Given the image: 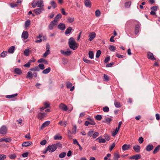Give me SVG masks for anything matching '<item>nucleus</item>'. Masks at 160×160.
I'll use <instances>...</instances> for the list:
<instances>
[{
    "mask_svg": "<svg viewBox=\"0 0 160 160\" xmlns=\"http://www.w3.org/2000/svg\"><path fill=\"white\" fill-rule=\"evenodd\" d=\"M68 44L70 48L73 50H76L78 47L77 43L73 38H70L68 40Z\"/></svg>",
    "mask_w": 160,
    "mask_h": 160,
    "instance_id": "nucleus-1",
    "label": "nucleus"
},
{
    "mask_svg": "<svg viewBox=\"0 0 160 160\" xmlns=\"http://www.w3.org/2000/svg\"><path fill=\"white\" fill-rule=\"evenodd\" d=\"M58 22L55 21H52L48 26V28L50 30H52L55 26L57 25Z\"/></svg>",
    "mask_w": 160,
    "mask_h": 160,
    "instance_id": "nucleus-2",
    "label": "nucleus"
},
{
    "mask_svg": "<svg viewBox=\"0 0 160 160\" xmlns=\"http://www.w3.org/2000/svg\"><path fill=\"white\" fill-rule=\"evenodd\" d=\"M56 147L55 144H53L51 145H49L48 147V150L50 152H52L56 150Z\"/></svg>",
    "mask_w": 160,
    "mask_h": 160,
    "instance_id": "nucleus-3",
    "label": "nucleus"
},
{
    "mask_svg": "<svg viewBox=\"0 0 160 160\" xmlns=\"http://www.w3.org/2000/svg\"><path fill=\"white\" fill-rule=\"evenodd\" d=\"M37 7L41 8H43L44 7L43 1L42 0H37L36 2Z\"/></svg>",
    "mask_w": 160,
    "mask_h": 160,
    "instance_id": "nucleus-4",
    "label": "nucleus"
},
{
    "mask_svg": "<svg viewBox=\"0 0 160 160\" xmlns=\"http://www.w3.org/2000/svg\"><path fill=\"white\" fill-rule=\"evenodd\" d=\"M7 131V128L5 126H3L0 129V133L1 134H5Z\"/></svg>",
    "mask_w": 160,
    "mask_h": 160,
    "instance_id": "nucleus-5",
    "label": "nucleus"
},
{
    "mask_svg": "<svg viewBox=\"0 0 160 160\" xmlns=\"http://www.w3.org/2000/svg\"><path fill=\"white\" fill-rule=\"evenodd\" d=\"M147 58L149 59L152 60H156V58L154 57L153 54L150 52H148Z\"/></svg>",
    "mask_w": 160,
    "mask_h": 160,
    "instance_id": "nucleus-6",
    "label": "nucleus"
},
{
    "mask_svg": "<svg viewBox=\"0 0 160 160\" xmlns=\"http://www.w3.org/2000/svg\"><path fill=\"white\" fill-rule=\"evenodd\" d=\"M58 27L60 30L63 31L66 28V25L64 23H61L58 25Z\"/></svg>",
    "mask_w": 160,
    "mask_h": 160,
    "instance_id": "nucleus-7",
    "label": "nucleus"
},
{
    "mask_svg": "<svg viewBox=\"0 0 160 160\" xmlns=\"http://www.w3.org/2000/svg\"><path fill=\"white\" fill-rule=\"evenodd\" d=\"M89 38L88 40L90 41H92L96 37V34L94 32H90L88 36Z\"/></svg>",
    "mask_w": 160,
    "mask_h": 160,
    "instance_id": "nucleus-8",
    "label": "nucleus"
},
{
    "mask_svg": "<svg viewBox=\"0 0 160 160\" xmlns=\"http://www.w3.org/2000/svg\"><path fill=\"white\" fill-rule=\"evenodd\" d=\"M60 108L64 111H66L68 110V107L66 105L63 103H61L59 105Z\"/></svg>",
    "mask_w": 160,
    "mask_h": 160,
    "instance_id": "nucleus-9",
    "label": "nucleus"
},
{
    "mask_svg": "<svg viewBox=\"0 0 160 160\" xmlns=\"http://www.w3.org/2000/svg\"><path fill=\"white\" fill-rule=\"evenodd\" d=\"M60 52L62 54L66 56L70 55L72 53V52L69 50L65 51L63 50H61L60 51Z\"/></svg>",
    "mask_w": 160,
    "mask_h": 160,
    "instance_id": "nucleus-10",
    "label": "nucleus"
},
{
    "mask_svg": "<svg viewBox=\"0 0 160 160\" xmlns=\"http://www.w3.org/2000/svg\"><path fill=\"white\" fill-rule=\"evenodd\" d=\"M43 10H44L43 8H39L35 9L33 10V12L36 14L38 15L40 14L42 12V11Z\"/></svg>",
    "mask_w": 160,
    "mask_h": 160,
    "instance_id": "nucleus-11",
    "label": "nucleus"
},
{
    "mask_svg": "<svg viewBox=\"0 0 160 160\" xmlns=\"http://www.w3.org/2000/svg\"><path fill=\"white\" fill-rule=\"evenodd\" d=\"M141 158V155L140 154H137L135 155L132 156L130 158V159L138 160Z\"/></svg>",
    "mask_w": 160,
    "mask_h": 160,
    "instance_id": "nucleus-12",
    "label": "nucleus"
},
{
    "mask_svg": "<svg viewBox=\"0 0 160 160\" xmlns=\"http://www.w3.org/2000/svg\"><path fill=\"white\" fill-rule=\"evenodd\" d=\"M46 113H39L38 114V118L40 120H42L46 116Z\"/></svg>",
    "mask_w": 160,
    "mask_h": 160,
    "instance_id": "nucleus-13",
    "label": "nucleus"
},
{
    "mask_svg": "<svg viewBox=\"0 0 160 160\" xmlns=\"http://www.w3.org/2000/svg\"><path fill=\"white\" fill-rule=\"evenodd\" d=\"M84 3L87 7H91V2L90 0H84Z\"/></svg>",
    "mask_w": 160,
    "mask_h": 160,
    "instance_id": "nucleus-14",
    "label": "nucleus"
},
{
    "mask_svg": "<svg viewBox=\"0 0 160 160\" xmlns=\"http://www.w3.org/2000/svg\"><path fill=\"white\" fill-rule=\"evenodd\" d=\"M50 122L49 121H47L45 122L42 124L41 125V129H42L45 128V127L48 126L50 124Z\"/></svg>",
    "mask_w": 160,
    "mask_h": 160,
    "instance_id": "nucleus-15",
    "label": "nucleus"
},
{
    "mask_svg": "<svg viewBox=\"0 0 160 160\" xmlns=\"http://www.w3.org/2000/svg\"><path fill=\"white\" fill-rule=\"evenodd\" d=\"M28 34L27 31H25L23 32L22 34V37L23 38L26 39L28 38Z\"/></svg>",
    "mask_w": 160,
    "mask_h": 160,
    "instance_id": "nucleus-16",
    "label": "nucleus"
},
{
    "mask_svg": "<svg viewBox=\"0 0 160 160\" xmlns=\"http://www.w3.org/2000/svg\"><path fill=\"white\" fill-rule=\"evenodd\" d=\"M32 143L31 142H25L22 143V146L23 147H27L31 145Z\"/></svg>",
    "mask_w": 160,
    "mask_h": 160,
    "instance_id": "nucleus-17",
    "label": "nucleus"
},
{
    "mask_svg": "<svg viewBox=\"0 0 160 160\" xmlns=\"http://www.w3.org/2000/svg\"><path fill=\"white\" fill-rule=\"evenodd\" d=\"M130 148V145L129 144H124L122 147V148L123 151H126L128 150Z\"/></svg>",
    "mask_w": 160,
    "mask_h": 160,
    "instance_id": "nucleus-18",
    "label": "nucleus"
},
{
    "mask_svg": "<svg viewBox=\"0 0 160 160\" xmlns=\"http://www.w3.org/2000/svg\"><path fill=\"white\" fill-rule=\"evenodd\" d=\"M133 149L136 152H139L140 151V148L139 145H135L133 146Z\"/></svg>",
    "mask_w": 160,
    "mask_h": 160,
    "instance_id": "nucleus-19",
    "label": "nucleus"
},
{
    "mask_svg": "<svg viewBox=\"0 0 160 160\" xmlns=\"http://www.w3.org/2000/svg\"><path fill=\"white\" fill-rule=\"evenodd\" d=\"M14 72L15 73L18 75H20L22 73L21 70L18 68H15L14 70Z\"/></svg>",
    "mask_w": 160,
    "mask_h": 160,
    "instance_id": "nucleus-20",
    "label": "nucleus"
},
{
    "mask_svg": "<svg viewBox=\"0 0 160 160\" xmlns=\"http://www.w3.org/2000/svg\"><path fill=\"white\" fill-rule=\"evenodd\" d=\"M153 147L152 145L148 144L147 146L146 149L147 151H150L153 149Z\"/></svg>",
    "mask_w": 160,
    "mask_h": 160,
    "instance_id": "nucleus-21",
    "label": "nucleus"
},
{
    "mask_svg": "<svg viewBox=\"0 0 160 160\" xmlns=\"http://www.w3.org/2000/svg\"><path fill=\"white\" fill-rule=\"evenodd\" d=\"M140 26L138 24L136 25L135 29V34H137L139 32Z\"/></svg>",
    "mask_w": 160,
    "mask_h": 160,
    "instance_id": "nucleus-22",
    "label": "nucleus"
},
{
    "mask_svg": "<svg viewBox=\"0 0 160 160\" xmlns=\"http://www.w3.org/2000/svg\"><path fill=\"white\" fill-rule=\"evenodd\" d=\"M50 4L52 6L53 9L57 7V4L54 1H51Z\"/></svg>",
    "mask_w": 160,
    "mask_h": 160,
    "instance_id": "nucleus-23",
    "label": "nucleus"
},
{
    "mask_svg": "<svg viewBox=\"0 0 160 160\" xmlns=\"http://www.w3.org/2000/svg\"><path fill=\"white\" fill-rule=\"evenodd\" d=\"M33 77V74L32 72L29 71L28 72L26 78H28L32 79Z\"/></svg>",
    "mask_w": 160,
    "mask_h": 160,
    "instance_id": "nucleus-24",
    "label": "nucleus"
},
{
    "mask_svg": "<svg viewBox=\"0 0 160 160\" xmlns=\"http://www.w3.org/2000/svg\"><path fill=\"white\" fill-rule=\"evenodd\" d=\"M51 70V68L50 67H48L43 70L42 72V73L44 74H47L50 72Z\"/></svg>",
    "mask_w": 160,
    "mask_h": 160,
    "instance_id": "nucleus-25",
    "label": "nucleus"
},
{
    "mask_svg": "<svg viewBox=\"0 0 160 160\" xmlns=\"http://www.w3.org/2000/svg\"><path fill=\"white\" fill-rule=\"evenodd\" d=\"M112 119L113 118L112 117L106 118L104 120H103L102 122H107L109 123L112 120Z\"/></svg>",
    "mask_w": 160,
    "mask_h": 160,
    "instance_id": "nucleus-26",
    "label": "nucleus"
},
{
    "mask_svg": "<svg viewBox=\"0 0 160 160\" xmlns=\"http://www.w3.org/2000/svg\"><path fill=\"white\" fill-rule=\"evenodd\" d=\"M72 28L71 27H69L66 30L65 34L66 35L69 34L72 30Z\"/></svg>",
    "mask_w": 160,
    "mask_h": 160,
    "instance_id": "nucleus-27",
    "label": "nucleus"
},
{
    "mask_svg": "<svg viewBox=\"0 0 160 160\" xmlns=\"http://www.w3.org/2000/svg\"><path fill=\"white\" fill-rule=\"evenodd\" d=\"M120 158V156L118 153H114L113 157L114 160H118Z\"/></svg>",
    "mask_w": 160,
    "mask_h": 160,
    "instance_id": "nucleus-28",
    "label": "nucleus"
},
{
    "mask_svg": "<svg viewBox=\"0 0 160 160\" xmlns=\"http://www.w3.org/2000/svg\"><path fill=\"white\" fill-rule=\"evenodd\" d=\"M54 140H61L62 139V137L61 136H60L58 135H55L54 137Z\"/></svg>",
    "mask_w": 160,
    "mask_h": 160,
    "instance_id": "nucleus-29",
    "label": "nucleus"
},
{
    "mask_svg": "<svg viewBox=\"0 0 160 160\" xmlns=\"http://www.w3.org/2000/svg\"><path fill=\"white\" fill-rule=\"evenodd\" d=\"M62 17V15L60 13L58 14L57 16L55 18L54 21L57 22L59 18H61Z\"/></svg>",
    "mask_w": 160,
    "mask_h": 160,
    "instance_id": "nucleus-30",
    "label": "nucleus"
},
{
    "mask_svg": "<svg viewBox=\"0 0 160 160\" xmlns=\"http://www.w3.org/2000/svg\"><path fill=\"white\" fill-rule=\"evenodd\" d=\"M8 52L7 51H3L0 54V56L2 58L5 57L7 55Z\"/></svg>",
    "mask_w": 160,
    "mask_h": 160,
    "instance_id": "nucleus-31",
    "label": "nucleus"
},
{
    "mask_svg": "<svg viewBox=\"0 0 160 160\" xmlns=\"http://www.w3.org/2000/svg\"><path fill=\"white\" fill-rule=\"evenodd\" d=\"M30 70L32 71H39L40 69L38 66H36L34 68H31Z\"/></svg>",
    "mask_w": 160,
    "mask_h": 160,
    "instance_id": "nucleus-32",
    "label": "nucleus"
},
{
    "mask_svg": "<svg viewBox=\"0 0 160 160\" xmlns=\"http://www.w3.org/2000/svg\"><path fill=\"white\" fill-rule=\"evenodd\" d=\"M160 149V145L158 146L155 148L154 149L153 151V154H155L157 153L158 151Z\"/></svg>",
    "mask_w": 160,
    "mask_h": 160,
    "instance_id": "nucleus-33",
    "label": "nucleus"
},
{
    "mask_svg": "<svg viewBox=\"0 0 160 160\" xmlns=\"http://www.w3.org/2000/svg\"><path fill=\"white\" fill-rule=\"evenodd\" d=\"M38 62L39 63H42V62H45L47 64L48 63L47 61L43 58H41L38 60Z\"/></svg>",
    "mask_w": 160,
    "mask_h": 160,
    "instance_id": "nucleus-34",
    "label": "nucleus"
},
{
    "mask_svg": "<svg viewBox=\"0 0 160 160\" xmlns=\"http://www.w3.org/2000/svg\"><path fill=\"white\" fill-rule=\"evenodd\" d=\"M88 55L89 58H90L92 59L93 58L94 54L92 51H90L89 52Z\"/></svg>",
    "mask_w": 160,
    "mask_h": 160,
    "instance_id": "nucleus-35",
    "label": "nucleus"
},
{
    "mask_svg": "<svg viewBox=\"0 0 160 160\" xmlns=\"http://www.w3.org/2000/svg\"><path fill=\"white\" fill-rule=\"evenodd\" d=\"M109 49L111 51L114 52L116 49V48L114 46L111 45L109 46Z\"/></svg>",
    "mask_w": 160,
    "mask_h": 160,
    "instance_id": "nucleus-36",
    "label": "nucleus"
},
{
    "mask_svg": "<svg viewBox=\"0 0 160 160\" xmlns=\"http://www.w3.org/2000/svg\"><path fill=\"white\" fill-rule=\"evenodd\" d=\"M30 25V21L27 20L25 22V27L27 28Z\"/></svg>",
    "mask_w": 160,
    "mask_h": 160,
    "instance_id": "nucleus-37",
    "label": "nucleus"
},
{
    "mask_svg": "<svg viewBox=\"0 0 160 160\" xmlns=\"http://www.w3.org/2000/svg\"><path fill=\"white\" fill-rule=\"evenodd\" d=\"M114 104L117 108H120L121 107L120 103L117 102L116 100L114 101Z\"/></svg>",
    "mask_w": 160,
    "mask_h": 160,
    "instance_id": "nucleus-38",
    "label": "nucleus"
},
{
    "mask_svg": "<svg viewBox=\"0 0 160 160\" xmlns=\"http://www.w3.org/2000/svg\"><path fill=\"white\" fill-rule=\"evenodd\" d=\"M66 155V153L63 152L61 153L59 155V157L60 158H63L65 157Z\"/></svg>",
    "mask_w": 160,
    "mask_h": 160,
    "instance_id": "nucleus-39",
    "label": "nucleus"
},
{
    "mask_svg": "<svg viewBox=\"0 0 160 160\" xmlns=\"http://www.w3.org/2000/svg\"><path fill=\"white\" fill-rule=\"evenodd\" d=\"M131 2H128L125 3V6L126 8H129L131 5Z\"/></svg>",
    "mask_w": 160,
    "mask_h": 160,
    "instance_id": "nucleus-40",
    "label": "nucleus"
},
{
    "mask_svg": "<svg viewBox=\"0 0 160 160\" xmlns=\"http://www.w3.org/2000/svg\"><path fill=\"white\" fill-rule=\"evenodd\" d=\"M83 60L85 62L88 64H91L92 63V62L91 61L88 60L85 58H83Z\"/></svg>",
    "mask_w": 160,
    "mask_h": 160,
    "instance_id": "nucleus-41",
    "label": "nucleus"
},
{
    "mask_svg": "<svg viewBox=\"0 0 160 160\" xmlns=\"http://www.w3.org/2000/svg\"><path fill=\"white\" fill-rule=\"evenodd\" d=\"M24 54L26 56H28L29 54V50L28 49H26L24 51Z\"/></svg>",
    "mask_w": 160,
    "mask_h": 160,
    "instance_id": "nucleus-42",
    "label": "nucleus"
},
{
    "mask_svg": "<svg viewBox=\"0 0 160 160\" xmlns=\"http://www.w3.org/2000/svg\"><path fill=\"white\" fill-rule=\"evenodd\" d=\"M66 87L68 88H70L72 86V84L69 82H66Z\"/></svg>",
    "mask_w": 160,
    "mask_h": 160,
    "instance_id": "nucleus-43",
    "label": "nucleus"
},
{
    "mask_svg": "<svg viewBox=\"0 0 160 160\" xmlns=\"http://www.w3.org/2000/svg\"><path fill=\"white\" fill-rule=\"evenodd\" d=\"M119 129L118 128H116L114 132L112 133V135L113 136H115L116 134L118 132L119 130Z\"/></svg>",
    "mask_w": 160,
    "mask_h": 160,
    "instance_id": "nucleus-44",
    "label": "nucleus"
},
{
    "mask_svg": "<svg viewBox=\"0 0 160 160\" xmlns=\"http://www.w3.org/2000/svg\"><path fill=\"white\" fill-rule=\"evenodd\" d=\"M101 53V51L100 50H98L97 51V52L96 53V58H99Z\"/></svg>",
    "mask_w": 160,
    "mask_h": 160,
    "instance_id": "nucleus-45",
    "label": "nucleus"
},
{
    "mask_svg": "<svg viewBox=\"0 0 160 160\" xmlns=\"http://www.w3.org/2000/svg\"><path fill=\"white\" fill-rule=\"evenodd\" d=\"M77 127L76 126H74L72 128V134H75L76 133V131Z\"/></svg>",
    "mask_w": 160,
    "mask_h": 160,
    "instance_id": "nucleus-46",
    "label": "nucleus"
},
{
    "mask_svg": "<svg viewBox=\"0 0 160 160\" xmlns=\"http://www.w3.org/2000/svg\"><path fill=\"white\" fill-rule=\"evenodd\" d=\"M95 118L97 120L99 121L102 119V117L100 115H98L96 116Z\"/></svg>",
    "mask_w": 160,
    "mask_h": 160,
    "instance_id": "nucleus-47",
    "label": "nucleus"
},
{
    "mask_svg": "<svg viewBox=\"0 0 160 160\" xmlns=\"http://www.w3.org/2000/svg\"><path fill=\"white\" fill-rule=\"evenodd\" d=\"M103 79L104 81H108L109 80V77L107 75L105 74L104 75Z\"/></svg>",
    "mask_w": 160,
    "mask_h": 160,
    "instance_id": "nucleus-48",
    "label": "nucleus"
},
{
    "mask_svg": "<svg viewBox=\"0 0 160 160\" xmlns=\"http://www.w3.org/2000/svg\"><path fill=\"white\" fill-rule=\"evenodd\" d=\"M55 144L56 147V148H57L62 147V145L60 142H57L56 144Z\"/></svg>",
    "mask_w": 160,
    "mask_h": 160,
    "instance_id": "nucleus-49",
    "label": "nucleus"
},
{
    "mask_svg": "<svg viewBox=\"0 0 160 160\" xmlns=\"http://www.w3.org/2000/svg\"><path fill=\"white\" fill-rule=\"evenodd\" d=\"M97 139L99 140V143H104L106 142L104 138L99 139V138H98Z\"/></svg>",
    "mask_w": 160,
    "mask_h": 160,
    "instance_id": "nucleus-50",
    "label": "nucleus"
},
{
    "mask_svg": "<svg viewBox=\"0 0 160 160\" xmlns=\"http://www.w3.org/2000/svg\"><path fill=\"white\" fill-rule=\"evenodd\" d=\"M103 111L105 112H107L109 111V108L107 106H105L103 108Z\"/></svg>",
    "mask_w": 160,
    "mask_h": 160,
    "instance_id": "nucleus-51",
    "label": "nucleus"
},
{
    "mask_svg": "<svg viewBox=\"0 0 160 160\" xmlns=\"http://www.w3.org/2000/svg\"><path fill=\"white\" fill-rule=\"evenodd\" d=\"M95 15L97 17L100 16V12L99 10H97L96 11Z\"/></svg>",
    "mask_w": 160,
    "mask_h": 160,
    "instance_id": "nucleus-52",
    "label": "nucleus"
},
{
    "mask_svg": "<svg viewBox=\"0 0 160 160\" xmlns=\"http://www.w3.org/2000/svg\"><path fill=\"white\" fill-rule=\"evenodd\" d=\"M39 68L42 70H43L45 68V66L44 64H39L38 66Z\"/></svg>",
    "mask_w": 160,
    "mask_h": 160,
    "instance_id": "nucleus-53",
    "label": "nucleus"
},
{
    "mask_svg": "<svg viewBox=\"0 0 160 160\" xmlns=\"http://www.w3.org/2000/svg\"><path fill=\"white\" fill-rule=\"evenodd\" d=\"M68 20L69 22H72L74 20V18L69 17L68 18Z\"/></svg>",
    "mask_w": 160,
    "mask_h": 160,
    "instance_id": "nucleus-54",
    "label": "nucleus"
},
{
    "mask_svg": "<svg viewBox=\"0 0 160 160\" xmlns=\"http://www.w3.org/2000/svg\"><path fill=\"white\" fill-rule=\"evenodd\" d=\"M99 135V133L98 132H94L92 135L93 138H95L96 137L98 136Z\"/></svg>",
    "mask_w": 160,
    "mask_h": 160,
    "instance_id": "nucleus-55",
    "label": "nucleus"
},
{
    "mask_svg": "<svg viewBox=\"0 0 160 160\" xmlns=\"http://www.w3.org/2000/svg\"><path fill=\"white\" fill-rule=\"evenodd\" d=\"M94 132L93 131H90L88 133V135L89 137H91L93 135Z\"/></svg>",
    "mask_w": 160,
    "mask_h": 160,
    "instance_id": "nucleus-56",
    "label": "nucleus"
},
{
    "mask_svg": "<svg viewBox=\"0 0 160 160\" xmlns=\"http://www.w3.org/2000/svg\"><path fill=\"white\" fill-rule=\"evenodd\" d=\"M18 6V5L16 3H11V7L12 8H14Z\"/></svg>",
    "mask_w": 160,
    "mask_h": 160,
    "instance_id": "nucleus-57",
    "label": "nucleus"
},
{
    "mask_svg": "<svg viewBox=\"0 0 160 160\" xmlns=\"http://www.w3.org/2000/svg\"><path fill=\"white\" fill-rule=\"evenodd\" d=\"M50 53V51H46V52L43 54V57L44 58L46 57Z\"/></svg>",
    "mask_w": 160,
    "mask_h": 160,
    "instance_id": "nucleus-58",
    "label": "nucleus"
},
{
    "mask_svg": "<svg viewBox=\"0 0 160 160\" xmlns=\"http://www.w3.org/2000/svg\"><path fill=\"white\" fill-rule=\"evenodd\" d=\"M18 94L17 93L11 95V99L13 98H14L15 99H16V97H17L18 96Z\"/></svg>",
    "mask_w": 160,
    "mask_h": 160,
    "instance_id": "nucleus-59",
    "label": "nucleus"
},
{
    "mask_svg": "<svg viewBox=\"0 0 160 160\" xmlns=\"http://www.w3.org/2000/svg\"><path fill=\"white\" fill-rule=\"evenodd\" d=\"M15 47L14 46L11 47V54L13 53L14 52Z\"/></svg>",
    "mask_w": 160,
    "mask_h": 160,
    "instance_id": "nucleus-60",
    "label": "nucleus"
},
{
    "mask_svg": "<svg viewBox=\"0 0 160 160\" xmlns=\"http://www.w3.org/2000/svg\"><path fill=\"white\" fill-rule=\"evenodd\" d=\"M6 158V156L4 155L0 154V160H3Z\"/></svg>",
    "mask_w": 160,
    "mask_h": 160,
    "instance_id": "nucleus-61",
    "label": "nucleus"
},
{
    "mask_svg": "<svg viewBox=\"0 0 160 160\" xmlns=\"http://www.w3.org/2000/svg\"><path fill=\"white\" fill-rule=\"evenodd\" d=\"M151 9L152 11H155L157 10L158 7L157 6H153L151 8Z\"/></svg>",
    "mask_w": 160,
    "mask_h": 160,
    "instance_id": "nucleus-62",
    "label": "nucleus"
},
{
    "mask_svg": "<svg viewBox=\"0 0 160 160\" xmlns=\"http://www.w3.org/2000/svg\"><path fill=\"white\" fill-rule=\"evenodd\" d=\"M115 145V143H113V144L110 146V151H111L113 149Z\"/></svg>",
    "mask_w": 160,
    "mask_h": 160,
    "instance_id": "nucleus-63",
    "label": "nucleus"
},
{
    "mask_svg": "<svg viewBox=\"0 0 160 160\" xmlns=\"http://www.w3.org/2000/svg\"><path fill=\"white\" fill-rule=\"evenodd\" d=\"M24 137L26 138L28 140H29L31 138L30 134L29 133H28L27 135H25Z\"/></svg>",
    "mask_w": 160,
    "mask_h": 160,
    "instance_id": "nucleus-64",
    "label": "nucleus"
}]
</instances>
